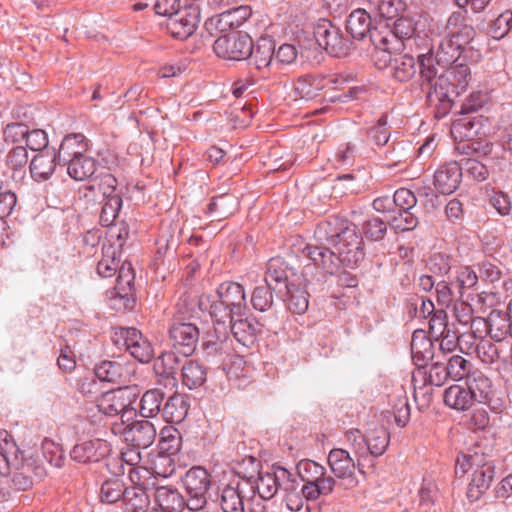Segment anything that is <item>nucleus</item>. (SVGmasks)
Wrapping results in <instances>:
<instances>
[{"label":"nucleus","instance_id":"f257e3e1","mask_svg":"<svg viewBox=\"0 0 512 512\" xmlns=\"http://www.w3.org/2000/svg\"><path fill=\"white\" fill-rule=\"evenodd\" d=\"M470 81V69L464 63L449 66L445 74L429 82L422 81L421 89L426 92V102L434 109L436 118L445 117L451 110L453 101L451 94L464 92Z\"/></svg>","mask_w":512,"mask_h":512},{"label":"nucleus","instance_id":"f03ea898","mask_svg":"<svg viewBox=\"0 0 512 512\" xmlns=\"http://www.w3.org/2000/svg\"><path fill=\"white\" fill-rule=\"evenodd\" d=\"M43 468L26 459L24 452L11 439L0 440V475L7 478L6 484L15 491H27L33 486L34 476L40 478Z\"/></svg>","mask_w":512,"mask_h":512},{"label":"nucleus","instance_id":"7ed1b4c3","mask_svg":"<svg viewBox=\"0 0 512 512\" xmlns=\"http://www.w3.org/2000/svg\"><path fill=\"white\" fill-rule=\"evenodd\" d=\"M117 249L113 245L103 244L102 259L97 264V273L104 278L112 277L117 271L118 276L115 285V301H120L124 309L131 310L135 305V273L130 262H124L119 266Z\"/></svg>","mask_w":512,"mask_h":512},{"label":"nucleus","instance_id":"20e7f679","mask_svg":"<svg viewBox=\"0 0 512 512\" xmlns=\"http://www.w3.org/2000/svg\"><path fill=\"white\" fill-rule=\"evenodd\" d=\"M176 308L177 312L170 326L169 336L176 352L188 357L194 353L200 337L199 328L190 321L193 318L192 311L195 305L183 300L177 303Z\"/></svg>","mask_w":512,"mask_h":512},{"label":"nucleus","instance_id":"39448f33","mask_svg":"<svg viewBox=\"0 0 512 512\" xmlns=\"http://www.w3.org/2000/svg\"><path fill=\"white\" fill-rule=\"evenodd\" d=\"M471 468H475V470L468 485L467 497L474 502L490 487L494 478V465L487 462L484 454L478 451L462 454L457 458L456 473L465 474Z\"/></svg>","mask_w":512,"mask_h":512},{"label":"nucleus","instance_id":"423d86ee","mask_svg":"<svg viewBox=\"0 0 512 512\" xmlns=\"http://www.w3.org/2000/svg\"><path fill=\"white\" fill-rule=\"evenodd\" d=\"M218 301L210 306V316L212 319L230 321L236 317H243L246 312V295L242 285L237 282H223L217 290Z\"/></svg>","mask_w":512,"mask_h":512},{"label":"nucleus","instance_id":"0eeeda50","mask_svg":"<svg viewBox=\"0 0 512 512\" xmlns=\"http://www.w3.org/2000/svg\"><path fill=\"white\" fill-rule=\"evenodd\" d=\"M462 52L463 50L454 43V40L450 37H445L443 32L435 54L432 47L426 53L417 54L421 80L433 81L438 74L435 64L443 67L455 64L459 61Z\"/></svg>","mask_w":512,"mask_h":512},{"label":"nucleus","instance_id":"6e6552de","mask_svg":"<svg viewBox=\"0 0 512 512\" xmlns=\"http://www.w3.org/2000/svg\"><path fill=\"white\" fill-rule=\"evenodd\" d=\"M356 75L353 72L340 74H307L300 76L293 85L294 92L301 99L314 100L325 89H337L341 85L351 82Z\"/></svg>","mask_w":512,"mask_h":512},{"label":"nucleus","instance_id":"1a4fd4ad","mask_svg":"<svg viewBox=\"0 0 512 512\" xmlns=\"http://www.w3.org/2000/svg\"><path fill=\"white\" fill-rule=\"evenodd\" d=\"M136 398L135 388L130 386L119 387L102 393L97 400V407L105 415H120L122 423L126 424L130 417L136 414V410L132 407Z\"/></svg>","mask_w":512,"mask_h":512},{"label":"nucleus","instance_id":"9d476101","mask_svg":"<svg viewBox=\"0 0 512 512\" xmlns=\"http://www.w3.org/2000/svg\"><path fill=\"white\" fill-rule=\"evenodd\" d=\"M317 44L333 57L348 55L351 41L346 38L341 29L327 19H321L314 28Z\"/></svg>","mask_w":512,"mask_h":512},{"label":"nucleus","instance_id":"9b49d317","mask_svg":"<svg viewBox=\"0 0 512 512\" xmlns=\"http://www.w3.org/2000/svg\"><path fill=\"white\" fill-rule=\"evenodd\" d=\"M210 475L203 467L190 468L182 478L187 493L188 509L201 510L207 502V492L211 485Z\"/></svg>","mask_w":512,"mask_h":512},{"label":"nucleus","instance_id":"f8f14e48","mask_svg":"<svg viewBox=\"0 0 512 512\" xmlns=\"http://www.w3.org/2000/svg\"><path fill=\"white\" fill-rule=\"evenodd\" d=\"M202 12L201 5L186 3L183 8L170 15L167 19V30L172 37L186 40L194 34L200 22Z\"/></svg>","mask_w":512,"mask_h":512},{"label":"nucleus","instance_id":"ddd939ff","mask_svg":"<svg viewBox=\"0 0 512 512\" xmlns=\"http://www.w3.org/2000/svg\"><path fill=\"white\" fill-rule=\"evenodd\" d=\"M247 493L254 495L251 480L233 478L219 488L217 500L223 512H245L244 498Z\"/></svg>","mask_w":512,"mask_h":512},{"label":"nucleus","instance_id":"4468645a","mask_svg":"<svg viewBox=\"0 0 512 512\" xmlns=\"http://www.w3.org/2000/svg\"><path fill=\"white\" fill-rule=\"evenodd\" d=\"M213 50L218 57L226 60H246L252 52V39L248 34L232 32L216 39Z\"/></svg>","mask_w":512,"mask_h":512},{"label":"nucleus","instance_id":"2eb2a0df","mask_svg":"<svg viewBox=\"0 0 512 512\" xmlns=\"http://www.w3.org/2000/svg\"><path fill=\"white\" fill-rule=\"evenodd\" d=\"M212 320L213 330L209 331L203 339L202 350L207 358L219 357L222 359L234 350L233 339L228 330V323L230 321L222 323V320Z\"/></svg>","mask_w":512,"mask_h":512},{"label":"nucleus","instance_id":"dca6fc26","mask_svg":"<svg viewBox=\"0 0 512 512\" xmlns=\"http://www.w3.org/2000/svg\"><path fill=\"white\" fill-rule=\"evenodd\" d=\"M359 461V458L355 461L350 456V453L342 448H333L327 457L331 472L337 479L343 481L346 489H351L358 485L355 470L360 466Z\"/></svg>","mask_w":512,"mask_h":512},{"label":"nucleus","instance_id":"f3484780","mask_svg":"<svg viewBox=\"0 0 512 512\" xmlns=\"http://www.w3.org/2000/svg\"><path fill=\"white\" fill-rule=\"evenodd\" d=\"M251 16V9L248 6L230 8L208 17L204 22V29L214 35L218 32H225L242 25Z\"/></svg>","mask_w":512,"mask_h":512},{"label":"nucleus","instance_id":"a211bd4d","mask_svg":"<svg viewBox=\"0 0 512 512\" xmlns=\"http://www.w3.org/2000/svg\"><path fill=\"white\" fill-rule=\"evenodd\" d=\"M115 335L118 337L116 343L121 340L126 350L139 362L149 363L154 357L152 344L136 328H120Z\"/></svg>","mask_w":512,"mask_h":512},{"label":"nucleus","instance_id":"6ab92c4d","mask_svg":"<svg viewBox=\"0 0 512 512\" xmlns=\"http://www.w3.org/2000/svg\"><path fill=\"white\" fill-rule=\"evenodd\" d=\"M351 227L355 225L347 219L332 215L317 224L314 237L318 244L334 247Z\"/></svg>","mask_w":512,"mask_h":512},{"label":"nucleus","instance_id":"aec40b11","mask_svg":"<svg viewBox=\"0 0 512 512\" xmlns=\"http://www.w3.org/2000/svg\"><path fill=\"white\" fill-rule=\"evenodd\" d=\"M333 248L346 267H356L365 256L363 238L357 233L356 226L351 227Z\"/></svg>","mask_w":512,"mask_h":512},{"label":"nucleus","instance_id":"412c9836","mask_svg":"<svg viewBox=\"0 0 512 512\" xmlns=\"http://www.w3.org/2000/svg\"><path fill=\"white\" fill-rule=\"evenodd\" d=\"M467 10L453 12L443 30L445 37H450L454 43L464 51L466 45L470 44L476 35L474 27L466 23Z\"/></svg>","mask_w":512,"mask_h":512},{"label":"nucleus","instance_id":"4be33fe9","mask_svg":"<svg viewBox=\"0 0 512 512\" xmlns=\"http://www.w3.org/2000/svg\"><path fill=\"white\" fill-rule=\"evenodd\" d=\"M425 366L418 367L412 375L415 398L427 385L440 387L449 379L444 359L433 362L428 371Z\"/></svg>","mask_w":512,"mask_h":512},{"label":"nucleus","instance_id":"5701e85b","mask_svg":"<svg viewBox=\"0 0 512 512\" xmlns=\"http://www.w3.org/2000/svg\"><path fill=\"white\" fill-rule=\"evenodd\" d=\"M111 452L110 444L102 439H93L76 444L70 452L71 458L82 464L99 462Z\"/></svg>","mask_w":512,"mask_h":512},{"label":"nucleus","instance_id":"b1692460","mask_svg":"<svg viewBox=\"0 0 512 512\" xmlns=\"http://www.w3.org/2000/svg\"><path fill=\"white\" fill-rule=\"evenodd\" d=\"M125 425V439L136 449H146L154 443L157 431L152 422L136 420L131 423L127 422Z\"/></svg>","mask_w":512,"mask_h":512},{"label":"nucleus","instance_id":"393cba45","mask_svg":"<svg viewBox=\"0 0 512 512\" xmlns=\"http://www.w3.org/2000/svg\"><path fill=\"white\" fill-rule=\"evenodd\" d=\"M303 252L315 266L330 275L337 273L343 265L336 250H332L328 245L318 244L313 246L308 244Z\"/></svg>","mask_w":512,"mask_h":512},{"label":"nucleus","instance_id":"a878e982","mask_svg":"<svg viewBox=\"0 0 512 512\" xmlns=\"http://www.w3.org/2000/svg\"><path fill=\"white\" fill-rule=\"evenodd\" d=\"M370 41L377 50L384 53V60L389 59L392 53L402 51L405 47L403 40H399L393 34L389 24L373 28Z\"/></svg>","mask_w":512,"mask_h":512},{"label":"nucleus","instance_id":"bb28decb","mask_svg":"<svg viewBox=\"0 0 512 512\" xmlns=\"http://www.w3.org/2000/svg\"><path fill=\"white\" fill-rule=\"evenodd\" d=\"M462 167L457 162L440 166L434 173V186L442 194L453 193L460 185Z\"/></svg>","mask_w":512,"mask_h":512},{"label":"nucleus","instance_id":"cd10ccee","mask_svg":"<svg viewBox=\"0 0 512 512\" xmlns=\"http://www.w3.org/2000/svg\"><path fill=\"white\" fill-rule=\"evenodd\" d=\"M88 150V142L82 133H71L66 135L56 155L58 157V164L64 165L67 162L81 157L86 154Z\"/></svg>","mask_w":512,"mask_h":512},{"label":"nucleus","instance_id":"c85d7f7f","mask_svg":"<svg viewBox=\"0 0 512 512\" xmlns=\"http://www.w3.org/2000/svg\"><path fill=\"white\" fill-rule=\"evenodd\" d=\"M259 327L260 324L253 318L236 317L228 323L229 334L247 348L255 343Z\"/></svg>","mask_w":512,"mask_h":512},{"label":"nucleus","instance_id":"c756f323","mask_svg":"<svg viewBox=\"0 0 512 512\" xmlns=\"http://www.w3.org/2000/svg\"><path fill=\"white\" fill-rule=\"evenodd\" d=\"M58 164L56 149H46L44 152L37 153L30 162V173L35 181L48 180L55 171Z\"/></svg>","mask_w":512,"mask_h":512},{"label":"nucleus","instance_id":"7c9ffc66","mask_svg":"<svg viewBox=\"0 0 512 512\" xmlns=\"http://www.w3.org/2000/svg\"><path fill=\"white\" fill-rule=\"evenodd\" d=\"M385 65L391 67L392 77L398 82H407L411 80L417 69L419 70L418 58L416 59L409 54L396 55L395 57L389 56V59L384 60Z\"/></svg>","mask_w":512,"mask_h":512},{"label":"nucleus","instance_id":"2f4dec72","mask_svg":"<svg viewBox=\"0 0 512 512\" xmlns=\"http://www.w3.org/2000/svg\"><path fill=\"white\" fill-rule=\"evenodd\" d=\"M154 499L159 508L165 512H182L188 508V499L179 493L176 488L170 486L157 487Z\"/></svg>","mask_w":512,"mask_h":512},{"label":"nucleus","instance_id":"473e14b6","mask_svg":"<svg viewBox=\"0 0 512 512\" xmlns=\"http://www.w3.org/2000/svg\"><path fill=\"white\" fill-rule=\"evenodd\" d=\"M274 53V43L267 38H261L257 41L255 46L252 43V52L248 55L246 60H248L250 66L261 71L272 64Z\"/></svg>","mask_w":512,"mask_h":512},{"label":"nucleus","instance_id":"72a5a7b5","mask_svg":"<svg viewBox=\"0 0 512 512\" xmlns=\"http://www.w3.org/2000/svg\"><path fill=\"white\" fill-rule=\"evenodd\" d=\"M336 479L332 476L327 475L326 470L323 471V475L311 481L308 484L301 485V493L307 501H315L320 497H325L333 493L336 487Z\"/></svg>","mask_w":512,"mask_h":512},{"label":"nucleus","instance_id":"f704fd0d","mask_svg":"<svg viewBox=\"0 0 512 512\" xmlns=\"http://www.w3.org/2000/svg\"><path fill=\"white\" fill-rule=\"evenodd\" d=\"M411 354L415 364L420 367L426 365L434 357L433 342L423 330H416L412 334Z\"/></svg>","mask_w":512,"mask_h":512},{"label":"nucleus","instance_id":"c9c22d12","mask_svg":"<svg viewBox=\"0 0 512 512\" xmlns=\"http://www.w3.org/2000/svg\"><path fill=\"white\" fill-rule=\"evenodd\" d=\"M496 339V343L487 339H481L477 343L476 354L485 364H493L497 361L503 362L504 360V355L508 350V341L502 340V338Z\"/></svg>","mask_w":512,"mask_h":512},{"label":"nucleus","instance_id":"e433bc0d","mask_svg":"<svg viewBox=\"0 0 512 512\" xmlns=\"http://www.w3.org/2000/svg\"><path fill=\"white\" fill-rule=\"evenodd\" d=\"M466 386L475 402L486 403L492 394V382L481 371H472L466 378Z\"/></svg>","mask_w":512,"mask_h":512},{"label":"nucleus","instance_id":"4c0bfd02","mask_svg":"<svg viewBox=\"0 0 512 512\" xmlns=\"http://www.w3.org/2000/svg\"><path fill=\"white\" fill-rule=\"evenodd\" d=\"M181 378L190 390L198 389L207 380V367L197 360H187L181 368Z\"/></svg>","mask_w":512,"mask_h":512},{"label":"nucleus","instance_id":"58836bf2","mask_svg":"<svg viewBox=\"0 0 512 512\" xmlns=\"http://www.w3.org/2000/svg\"><path fill=\"white\" fill-rule=\"evenodd\" d=\"M189 402L184 395L175 393L170 396L162 408V417L169 423H180L188 414Z\"/></svg>","mask_w":512,"mask_h":512},{"label":"nucleus","instance_id":"ea45409f","mask_svg":"<svg viewBox=\"0 0 512 512\" xmlns=\"http://www.w3.org/2000/svg\"><path fill=\"white\" fill-rule=\"evenodd\" d=\"M347 32L356 40H363L367 35L370 37L371 17L362 9H356L349 15L346 24Z\"/></svg>","mask_w":512,"mask_h":512},{"label":"nucleus","instance_id":"a19ab883","mask_svg":"<svg viewBox=\"0 0 512 512\" xmlns=\"http://www.w3.org/2000/svg\"><path fill=\"white\" fill-rule=\"evenodd\" d=\"M238 207V199L232 194H222L211 199L207 213L214 216V220H223L231 216Z\"/></svg>","mask_w":512,"mask_h":512},{"label":"nucleus","instance_id":"79ce46f5","mask_svg":"<svg viewBox=\"0 0 512 512\" xmlns=\"http://www.w3.org/2000/svg\"><path fill=\"white\" fill-rule=\"evenodd\" d=\"M444 402L455 410L464 411L470 408L475 400L467 386L452 385L444 392Z\"/></svg>","mask_w":512,"mask_h":512},{"label":"nucleus","instance_id":"37998d69","mask_svg":"<svg viewBox=\"0 0 512 512\" xmlns=\"http://www.w3.org/2000/svg\"><path fill=\"white\" fill-rule=\"evenodd\" d=\"M27 163L28 152L23 145H17L6 155L5 165L11 171V178L14 181H19L24 177Z\"/></svg>","mask_w":512,"mask_h":512},{"label":"nucleus","instance_id":"c03bdc74","mask_svg":"<svg viewBox=\"0 0 512 512\" xmlns=\"http://www.w3.org/2000/svg\"><path fill=\"white\" fill-rule=\"evenodd\" d=\"M164 398L165 393L161 389L153 388L145 391L140 400V415L144 418H153L162 414Z\"/></svg>","mask_w":512,"mask_h":512},{"label":"nucleus","instance_id":"a18cd8bd","mask_svg":"<svg viewBox=\"0 0 512 512\" xmlns=\"http://www.w3.org/2000/svg\"><path fill=\"white\" fill-rule=\"evenodd\" d=\"M251 484L254 486V494L257 492L264 500L271 499L279 491L278 466L273 467L272 472L260 473Z\"/></svg>","mask_w":512,"mask_h":512},{"label":"nucleus","instance_id":"49530a36","mask_svg":"<svg viewBox=\"0 0 512 512\" xmlns=\"http://www.w3.org/2000/svg\"><path fill=\"white\" fill-rule=\"evenodd\" d=\"M68 175L76 181H84L96 171V160L88 155H83L65 164Z\"/></svg>","mask_w":512,"mask_h":512},{"label":"nucleus","instance_id":"de8ad7c7","mask_svg":"<svg viewBox=\"0 0 512 512\" xmlns=\"http://www.w3.org/2000/svg\"><path fill=\"white\" fill-rule=\"evenodd\" d=\"M127 487L121 478L114 477L104 481L100 488V500L102 503L114 504L124 501Z\"/></svg>","mask_w":512,"mask_h":512},{"label":"nucleus","instance_id":"09e8293b","mask_svg":"<svg viewBox=\"0 0 512 512\" xmlns=\"http://www.w3.org/2000/svg\"><path fill=\"white\" fill-rule=\"evenodd\" d=\"M124 503L131 512L146 511L150 505V497L142 485L127 487Z\"/></svg>","mask_w":512,"mask_h":512},{"label":"nucleus","instance_id":"8fccbe9b","mask_svg":"<svg viewBox=\"0 0 512 512\" xmlns=\"http://www.w3.org/2000/svg\"><path fill=\"white\" fill-rule=\"evenodd\" d=\"M285 290L288 294L286 299L288 310L295 314H304L307 311L309 305L308 293L293 283H291L290 286H285Z\"/></svg>","mask_w":512,"mask_h":512},{"label":"nucleus","instance_id":"3c124183","mask_svg":"<svg viewBox=\"0 0 512 512\" xmlns=\"http://www.w3.org/2000/svg\"><path fill=\"white\" fill-rule=\"evenodd\" d=\"M102 208L99 221L102 226L108 227L112 225L119 215L122 208L123 200L121 194H113L109 197H103Z\"/></svg>","mask_w":512,"mask_h":512},{"label":"nucleus","instance_id":"603ef678","mask_svg":"<svg viewBox=\"0 0 512 512\" xmlns=\"http://www.w3.org/2000/svg\"><path fill=\"white\" fill-rule=\"evenodd\" d=\"M123 372V365L117 361L103 360L94 367L95 377L102 382L116 383Z\"/></svg>","mask_w":512,"mask_h":512},{"label":"nucleus","instance_id":"864d4df0","mask_svg":"<svg viewBox=\"0 0 512 512\" xmlns=\"http://www.w3.org/2000/svg\"><path fill=\"white\" fill-rule=\"evenodd\" d=\"M479 279V274L470 267L457 269L452 280L453 287L457 289L458 298H462L466 290L476 287Z\"/></svg>","mask_w":512,"mask_h":512},{"label":"nucleus","instance_id":"5fc2aeb1","mask_svg":"<svg viewBox=\"0 0 512 512\" xmlns=\"http://www.w3.org/2000/svg\"><path fill=\"white\" fill-rule=\"evenodd\" d=\"M495 312H492L487 319L483 317H473L470 322V328L473 334L479 337V340L484 339V335L489 334L491 338H503L505 329H501L500 333H494L495 327Z\"/></svg>","mask_w":512,"mask_h":512},{"label":"nucleus","instance_id":"6e6d98bb","mask_svg":"<svg viewBox=\"0 0 512 512\" xmlns=\"http://www.w3.org/2000/svg\"><path fill=\"white\" fill-rule=\"evenodd\" d=\"M279 259H270L267 264V273L265 276V284L280 293L282 290L279 286H290L287 283V273L284 269L279 267Z\"/></svg>","mask_w":512,"mask_h":512},{"label":"nucleus","instance_id":"4d7b16f0","mask_svg":"<svg viewBox=\"0 0 512 512\" xmlns=\"http://www.w3.org/2000/svg\"><path fill=\"white\" fill-rule=\"evenodd\" d=\"M446 370L450 379L459 381L467 378L471 373V363L460 355H452L444 359Z\"/></svg>","mask_w":512,"mask_h":512},{"label":"nucleus","instance_id":"13d9d810","mask_svg":"<svg viewBox=\"0 0 512 512\" xmlns=\"http://www.w3.org/2000/svg\"><path fill=\"white\" fill-rule=\"evenodd\" d=\"M367 437V452L372 456L378 457L382 455L389 444V433L383 428L370 431Z\"/></svg>","mask_w":512,"mask_h":512},{"label":"nucleus","instance_id":"bf43d9fd","mask_svg":"<svg viewBox=\"0 0 512 512\" xmlns=\"http://www.w3.org/2000/svg\"><path fill=\"white\" fill-rule=\"evenodd\" d=\"M387 222L395 230L411 231L418 225V218L411 210L394 211L388 217Z\"/></svg>","mask_w":512,"mask_h":512},{"label":"nucleus","instance_id":"052dcab7","mask_svg":"<svg viewBox=\"0 0 512 512\" xmlns=\"http://www.w3.org/2000/svg\"><path fill=\"white\" fill-rule=\"evenodd\" d=\"M414 154V146L408 141H400L393 143L392 147L389 146L386 151V158L390 160L393 165H398L407 162Z\"/></svg>","mask_w":512,"mask_h":512},{"label":"nucleus","instance_id":"680f3d73","mask_svg":"<svg viewBox=\"0 0 512 512\" xmlns=\"http://www.w3.org/2000/svg\"><path fill=\"white\" fill-rule=\"evenodd\" d=\"M297 473L302 480L303 484H308L311 481H316L326 468L319 463L310 460L303 459L297 464Z\"/></svg>","mask_w":512,"mask_h":512},{"label":"nucleus","instance_id":"e2e57ef3","mask_svg":"<svg viewBox=\"0 0 512 512\" xmlns=\"http://www.w3.org/2000/svg\"><path fill=\"white\" fill-rule=\"evenodd\" d=\"M273 291L275 290L266 284L257 286L251 296L253 307L261 312L269 310L273 305Z\"/></svg>","mask_w":512,"mask_h":512},{"label":"nucleus","instance_id":"0e129e2a","mask_svg":"<svg viewBox=\"0 0 512 512\" xmlns=\"http://www.w3.org/2000/svg\"><path fill=\"white\" fill-rule=\"evenodd\" d=\"M93 182L97 185L103 197L121 194V191L118 189L117 178L109 171L100 172L94 177Z\"/></svg>","mask_w":512,"mask_h":512},{"label":"nucleus","instance_id":"69168bd1","mask_svg":"<svg viewBox=\"0 0 512 512\" xmlns=\"http://www.w3.org/2000/svg\"><path fill=\"white\" fill-rule=\"evenodd\" d=\"M453 258L445 253H433L428 261L427 267L429 271L433 272L436 275L443 276L447 275L452 266H453Z\"/></svg>","mask_w":512,"mask_h":512},{"label":"nucleus","instance_id":"338daca9","mask_svg":"<svg viewBox=\"0 0 512 512\" xmlns=\"http://www.w3.org/2000/svg\"><path fill=\"white\" fill-rule=\"evenodd\" d=\"M363 233L372 241L382 240L387 232V223L380 218H371L363 223Z\"/></svg>","mask_w":512,"mask_h":512},{"label":"nucleus","instance_id":"774afa93","mask_svg":"<svg viewBox=\"0 0 512 512\" xmlns=\"http://www.w3.org/2000/svg\"><path fill=\"white\" fill-rule=\"evenodd\" d=\"M512 13L506 11L500 14L490 25V35L494 39L503 38L511 29Z\"/></svg>","mask_w":512,"mask_h":512}]
</instances>
